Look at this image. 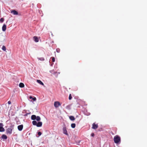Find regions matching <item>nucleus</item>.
I'll use <instances>...</instances> for the list:
<instances>
[{
    "instance_id": "1",
    "label": "nucleus",
    "mask_w": 147,
    "mask_h": 147,
    "mask_svg": "<svg viewBox=\"0 0 147 147\" xmlns=\"http://www.w3.org/2000/svg\"><path fill=\"white\" fill-rule=\"evenodd\" d=\"M114 140L115 143L117 144L120 141L121 138L119 136L117 135L114 136Z\"/></svg>"
},
{
    "instance_id": "2",
    "label": "nucleus",
    "mask_w": 147,
    "mask_h": 147,
    "mask_svg": "<svg viewBox=\"0 0 147 147\" xmlns=\"http://www.w3.org/2000/svg\"><path fill=\"white\" fill-rule=\"evenodd\" d=\"M61 104L59 102L55 101L54 102V106L56 108L58 107L59 106L61 105Z\"/></svg>"
},
{
    "instance_id": "3",
    "label": "nucleus",
    "mask_w": 147,
    "mask_h": 147,
    "mask_svg": "<svg viewBox=\"0 0 147 147\" xmlns=\"http://www.w3.org/2000/svg\"><path fill=\"white\" fill-rule=\"evenodd\" d=\"M12 129L11 127H9L6 130V132L7 134H11L12 133Z\"/></svg>"
},
{
    "instance_id": "4",
    "label": "nucleus",
    "mask_w": 147,
    "mask_h": 147,
    "mask_svg": "<svg viewBox=\"0 0 147 147\" xmlns=\"http://www.w3.org/2000/svg\"><path fill=\"white\" fill-rule=\"evenodd\" d=\"M3 124L2 123H0V131L3 132L4 131V129L3 127Z\"/></svg>"
},
{
    "instance_id": "5",
    "label": "nucleus",
    "mask_w": 147,
    "mask_h": 147,
    "mask_svg": "<svg viewBox=\"0 0 147 147\" xmlns=\"http://www.w3.org/2000/svg\"><path fill=\"white\" fill-rule=\"evenodd\" d=\"M98 126L97 124H96L95 123H94L92 125V128L94 129H96L98 128Z\"/></svg>"
},
{
    "instance_id": "6",
    "label": "nucleus",
    "mask_w": 147,
    "mask_h": 147,
    "mask_svg": "<svg viewBox=\"0 0 147 147\" xmlns=\"http://www.w3.org/2000/svg\"><path fill=\"white\" fill-rule=\"evenodd\" d=\"M11 13H13L14 15H17L18 14V12L15 10H12L11 11Z\"/></svg>"
},
{
    "instance_id": "7",
    "label": "nucleus",
    "mask_w": 147,
    "mask_h": 147,
    "mask_svg": "<svg viewBox=\"0 0 147 147\" xmlns=\"http://www.w3.org/2000/svg\"><path fill=\"white\" fill-rule=\"evenodd\" d=\"M23 125H19L18 127V128L19 130L21 131H22L23 128Z\"/></svg>"
},
{
    "instance_id": "8",
    "label": "nucleus",
    "mask_w": 147,
    "mask_h": 147,
    "mask_svg": "<svg viewBox=\"0 0 147 147\" xmlns=\"http://www.w3.org/2000/svg\"><path fill=\"white\" fill-rule=\"evenodd\" d=\"M6 29V26L5 24H4L2 27V30L3 31H5Z\"/></svg>"
},
{
    "instance_id": "9",
    "label": "nucleus",
    "mask_w": 147,
    "mask_h": 147,
    "mask_svg": "<svg viewBox=\"0 0 147 147\" xmlns=\"http://www.w3.org/2000/svg\"><path fill=\"white\" fill-rule=\"evenodd\" d=\"M33 39H34V41L36 42H38L39 41L38 39V38L36 36H34L33 37Z\"/></svg>"
},
{
    "instance_id": "10",
    "label": "nucleus",
    "mask_w": 147,
    "mask_h": 147,
    "mask_svg": "<svg viewBox=\"0 0 147 147\" xmlns=\"http://www.w3.org/2000/svg\"><path fill=\"white\" fill-rule=\"evenodd\" d=\"M63 133L64 134L68 135V134L67 133V131L66 130V127H64L63 128Z\"/></svg>"
},
{
    "instance_id": "11",
    "label": "nucleus",
    "mask_w": 147,
    "mask_h": 147,
    "mask_svg": "<svg viewBox=\"0 0 147 147\" xmlns=\"http://www.w3.org/2000/svg\"><path fill=\"white\" fill-rule=\"evenodd\" d=\"M42 123L41 122H39L37 123L36 126L38 127H40L42 126Z\"/></svg>"
},
{
    "instance_id": "12",
    "label": "nucleus",
    "mask_w": 147,
    "mask_h": 147,
    "mask_svg": "<svg viewBox=\"0 0 147 147\" xmlns=\"http://www.w3.org/2000/svg\"><path fill=\"white\" fill-rule=\"evenodd\" d=\"M37 82L38 83H39L40 84L42 85L43 86L44 85V84L41 81H40V80H37Z\"/></svg>"
},
{
    "instance_id": "13",
    "label": "nucleus",
    "mask_w": 147,
    "mask_h": 147,
    "mask_svg": "<svg viewBox=\"0 0 147 147\" xmlns=\"http://www.w3.org/2000/svg\"><path fill=\"white\" fill-rule=\"evenodd\" d=\"M31 118L32 120H34L36 118V116L35 115H32L31 116Z\"/></svg>"
},
{
    "instance_id": "14",
    "label": "nucleus",
    "mask_w": 147,
    "mask_h": 147,
    "mask_svg": "<svg viewBox=\"0 0 147 147\" xmlns=\"http://www.w3.org/2000/svg\"><path fill=\"white\" fill-rule=\"evenodd\" d=\"M19 86L20 88H23L24 86V85L23 83H20L19 84Z\"/></svg>"
},
{
    "instance_id": "15",
    "label": "nucleus",
    "mask_w": 147,
    "mask_h": 147,
    "mask_svg": "<svg viewBox=\"0 0 147 147\" xmlns=\"http://www.w3.org/2000/svg\"><path fill=\"white\" fill-rule=\"evenodd\" d=\"M2 139H6L7 138V136L5 134H3L1 137Z\"/></svg>"
},
{
    "instance_id": "16",
    "label": "nucleus",
    "mask_w": 147,
    "mask_h": 147,
    "mask_svg": "<svg viewBox=\"0 0 147 147\" xmlns=\"http://www.w3.org/2000/svg\"><path fill=\"white\" fill-rule=\"evenodd\" d=\"M69 118L71 121H74L75 119L74 117L72 116H70L69 117Z\"/></svg>"
},
{
    "instance_id": "17",
    "label": "nucleus",
    "mask_w": 147,
    "mask_h": 147,
    "mask_svg": "<svg viewBox=\"0 0 147 147\" xmlns=\"http://www.w3.org/2000/svg\"><path fill=\"white\" fill-rule=\"evenodd\" d=\"M29 98L30 99H32L34 101H35L36 100V98L35 97L33 98L32 96H30L29 97Z\"/></svg>"
},
{
    "instance_id": "18",
    "label": "nucleus",
    "mask_w": 147,
    "mask_h": 147,
    "mask_svg": "<svg viewBox=\"0 0 147 147\" xmlns=\"http://www.w3.org/2000/svg\"><path fill=\"white\" fill-rule=\"evenodd\" d=\"M36 119L38 121H40V118L39 116H37V117H36Z\"/></svg>"
},
{
    "instance_id": "19",
    "label": "nucleus",
    "mask_w": 147,
    "mask_h": 147,
    "mask_svg": "<svg viewBox=\"0 0 147 147\" xmlns=\"http://www.w3.org/2000/svg\"><path fill=\"white\" fill-rule=\"evenodd\" d=\"M32 124L34 125H36L37 124V122L35 121H33L32 122Z\"/></svg>"
},
{
    "instance_id": "20",
    "label": "nucleus",
    "mask_w": 147,
    "mask_h": 147,
    "mask_svg": "<svg viewBox=\"0 0 147 147\" xmlns=\"http://www.w3.org/2000/svg\"><path fill=\"white\" fill-rule=\"evenodd\" d=\"M71 126L72 128H74L76 127L75 124L74 123L71 124Z\"/></svg>"
},
{
    "instance_id": "21",
    "label": "nucleus",
    "mask_w": 147,
    "mask_h": 147,
    "mask_svg": "<svg viewBox=\"0 0 147 147\" xmlns=\"http://www.w3.org/2000/svg\"><path fill=\"white\" fill-rule=\"evenodd\" d=\"M38 59L41 61H43L45 60L44 58L43 57H40L38 58Z\"/></svg>"
},
{
    "instance_id": "22",
    "label": "nucleus",
    "mask_w": 147,
    "mask_h": 147,
    "mask_svg": "<svg viewBox=\"0 0 147 147\" xmlns=\"http://www.w3.org/2000/svg\"><path fill=\"white\" fill-rule=\"evenodd\" d=\"M2 49L3 51H5L6 50L5 47L4 46H3L2 47Z\"/></svg>"
},
{
    "instance_id": "23",
    "label": "nucleus",
    "mask_w": 147,
    "mask_h": 147,
    "mask_svg": "<svg viewBox=\"0 0 147 147\" xmlns=\"http://www.w3.org/2000/svg\"><path fill=\"white\" fill-rule=\"evenodd\" d=\"M70 105H68L66 107V108L67 109H69L70 108Z\"/></svg>"
},
{
    "instance_id": "24",
    "label": "nucleus",
    "mask_w": 147,
    "mask_h": 147,
    "mask_svg": "<svg viewBox=\"0 0 147 147\" xmlns=\"http://www.w3.org/2000/svg\"><path fill=\"white\" fill-rule=\"evenodd\" d=\"M4 20V19L3 18H1L0 20V21L1 22H3Z\"/></svg>"
},
{
    "instance_id": "25",
    "label": "nucleus",
    "mask_w": 147,
    "mask_h": 147,
    "mask_svg": "<svg viewBox=\"0 0 147 147\" xmlns=\"http://www.w3.org/2000/svg\"><path fill=\"white\" fill-rule=\"evenodd\" d=\"M72 98V96H71V94H69V100H71V98Z\"/></svg>"
},
{
    "instance_id": "26",
    "label": "nucleus",
    "mask_w": 147,
    "mask_h": 147,
    "mask_svg": "<svg viewBox=\"0 0 147 147\" xmlns=\"http://www.w3.org/2000/svg\"><path fill=\"white\" fill-rule=\"evenodd\" d=\"M56 51L57 53H59L60 51V49L59 48L57 49Z\"/></svg>"
},
{
    "instance_id": "27",
    "label": "nucleus",
    "mask_w": 147,
    "mask_h": 147,
    "mask_svg": "<svg viewBox=\"0 0 147 147\" xmlns=\"http://www.w3.org/2000/svg\"><path fill=\"white\" fill-rule=\"evenodd\" d=\"M52 61L53 62H54L55 61V58L54 57H52Z\"/></svg>"
},
{
    "instance_id": "28",
    "label": "nucleus",
    "mask_w": 147,
    "mask_h": 147,
    "mask_svg": "<svg viewBox=\"0 0 147 147\" xmlns=\"http://www.w3.org/2000/svg\"><path fill=\"white\" fill-rule=\"evenodd\" d=\"M42 134L41 133L40 131H39L38 133V135L39 136H40Z\"/></svg>"
},
{
    "instance_id": "29",
    "label": "nucleus",
    "mask_w": 147,
    "mask_h": 147,
    "mask_svg": "<svg viewBox=\"0 0 147 147\" xmlns=\"http://www.w3.org/2000/svg\"><path fill=\"white\" fill-rule=\"evenodd\" d=\"M29 114L28 113H26V114H25L24 115V116H28V114Z\"/></svg>"
},
{
    "instance_id": "30",
    "label": "nucleus",
    "mask_w": 147,
    "mask_h": 147,
    "mask_svg": "<svg viewBox=\"0 0 147 147\" xmlns=\"http://www.w3.org/2000/svg\"><path fill=\"white\" fill-rule=\"evenodd\" d=\"M94 133H92L91 134V136L92 137H94Z\"/></svg>"
},
{
    "instance_id": "31",
    "label": "nucleus",
    "mask_w": 147,
    "mask_h": 147,
    "mask_svg": "<svg viewBox=\"0 0 147 147\" xmlns=\"http://www.w3.org/2000/svg\"><path fill=\"white\" fill-rule=\"evenodd\" d=\"M8 104L9 105V104H11V102L10 101H9L8 102Z\"/></svg>"
}]
</instances>
